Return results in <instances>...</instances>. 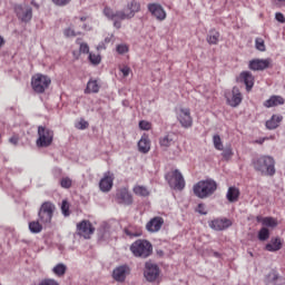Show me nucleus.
Segmentation results:
<instances>
[{
	"mask_svg": "<svg viewBox=\"0 0 285 285\" xmlns=\"http://www.w3.org/2000/svg\"><path fill=\"white\" fill-rule=\"evenodd\" d=\"M132 193L136 194L137 197H150V190L144 185L134 186Z\"/></svg>",
	"mask_w": 285,
	"mask_h": 285,
	"instance_id": "nucleus-29",
	"label": "nucleus"
},
{
	"mask_svg": "<svg viewBox=\"0 0 285 285\" xmlns=\"http://www.w3.org/2000/svg\"><path fill=\"white\" fill-rule=\"evenodd\" d=\"M268 277H269V281H271V282H277V281L279 279V275L276 274V272H271V273L268 274Z\"/></svg>",
	"mask_w": 285,
	"mask_h": 285,
	"instance_id": "nucleus-52",
	"label": "nucleus"
},
{
	"mask_svg": "<svg viewBox=\"0 0 285 285\" xmlns=\"http://www.w3.org/2000/svg\"><path fill=\"white\" fill-rule=\"evenodd\" d=\"M130 274V267L127 265L118 266L112 272V277L116 282H126V277Z\"/></svg>",
	"mask_w": 285,
	"mask_h": 285,
	"instance_id": "nucleus-19",
	"label": "nucleus"
},
{
	"mask_svg": "<svg viewBox=\"0 0 285 285\" xmlns=\"http://www.w3.org/2000/svg\"><path fill=\"white\" fill-rule=\"evenodd\" d=\"M55 210L57 207L50 202H45L40 206L38 212V219L43 226H50L52 224V217H55Z\"/></svg>",
	"mask_w": 285,
	"mask_h": 285,
	"instance_id": "nucleus-6",
	"label": "nucleus"
},
{
	"mask_svg": "<svg viewBox=\"0 0 285 285\" xmlns=\"http://www.w3.org/2000/svg\"><path fill=\"white\" fill-rule=\"evenodd\" d=\"M61 213L63 217H70V204L68 203V200H62Z\"/></svg>",
	"mask_w": 285,
	"mask_h": 285,
	"instance_id": "nucleus-39",
	"label": "nucleus"
},
{
	"mask_svg": "<svg viewBox=\"0 0 285 285\" xmlns=\"http://www.w3.org/2000/svg\"><path fill=\"white\" fill-rule=\"evenodd\" d=\"M166 180L168 181L170 188L174 190H184L186 188V180L184 179V175H181L179 169H175L171 173H168L166 175Z\"/></svg>",
	"mask_w": 285,
	"mask_h": 285,
	"instance_id": "nucleus-8",
	"label": "nucleus"
},
{
	"mask_svg": "<svg viewBox=\"0 0 285 285\" xmlns=\"http://www.w3.org/2000/svg\"><path fill=\"white\" fill-rule=\"evenodd\" d=\"M89 124L88 121H86L85 119H81L77 125L76 128H78V130H86V128H88Z\"/></svg>",
	"mask_w": 285,
	"mask_h": 285,
	"instance_id": "nucleus-47",
	"label": "nucleus"
},
{
	"mask_svg": "<svg viewBox=\"0 0 285 285\" xmlns=\"http://www.w3.org/2000/svg\"><path fill=\"white\" fill-rule=\"evenodd\" d=\"M255 48L256 50H259V52H266V43L262 38L255 39Z\"/></svg>",
	"mask_w": 285,
	"mask_h": 285,
	"instance_id": "nucleus-37",
	"label": "nucleus"
},
{
	"mask_svg": "<svg viewBox=\"0 0 285 285\" xmlns=\"http://www.w3.org/2000/svg\"><path fill=\"white\" fill-rule=\"evenodd\" d=\"M159 266L153 262H147L145 264V278L147 279V282H156L157 277H159Z\"/></svg>",
	"mask_w": 285,
	"mask_h": 285,
	"instance_id": "nucleus-12",
	"label": "nucleus"
},
{
	"mask_svg": "<svg viewBox=\"0 0 285 285\" xmlns=\"http://www.w3.org/2000/svg\"><path fill=\"white\" fill-rule=\"evenodd\" d=\"M31 6H33V8L39 10V3H37L35 0L31 1Z\"/></svg>",
	"mask_w": 285,
	"mask_h": 285,
	"instance_id": "nucleus-55",
	"label": "nucleus"
},
{
	"mask_svg": "<svg viewBox=\"0 0 285 285\" xmlns=\"http://www.w3.org/2000/svg\"><path fill=\"white\" fill-rule=\"evenodd\" d=\"M173 144H175V138L171 134H167L166 136L159 138L160 148H170Z\"/></svg>",
	"mask_w": 285,
	"mask_h": 285,
	"instance_id": "nucleus-30",
	"label": "nucleus"
},
{
	"mask_svg": "<svg viewBox=\"0 0 285 285\" xmlns=\"http://www.w3.org/2000/svg\"><path fill=\"white\" fill-rule=\"evenodd\" d=\"M10 144H13V146H17V144H19V136H12L9 139Z\"/></svg>",
	"mask_w": 285,
	"mask_h": 285,
	"instance_id": "nucleus-54",
	"label": "nucleus"
},
{
	"mask_svg": "<svg viewBox=\"0 0 285 285\" xmlns=\"http://www.w3.org/2000/svg\"><path fill=\"white\" fill-rule=\"evenodd\" d=\"M29 230L33 235H39L43 230V224L40 220H32L29 223Z\"/></svg>",
	"mask_w": 285,
	"mask_h": 285,
	"instance_id": "nucleus-32",
	"label": "nucleus"
},
{
	"mask_svg": "<svg viewBox=\"0 0 285 285\" xmlns=\"http://www.w3.org/2000/svg\"><path fill=\"white\" fill-rule=\"evenodd\" d=\"M77 233L80 237H83V239H90V237L95 235V226H92L90 220H81L77 224Z\"/></svg>",
	"mask_w": 285,
	"mask_h": 285,
	"instance_id": "nucleus-10",
	"label": "nucleus"
},
{
	"mask_svg": "<svg viewBox=\"0 0 285 285\" xmlns=\"http://www.w3.org/2000/svg\"><path fill=\"white\" fill-rule=\"evenodd\" d=\"M213 142L216 150H224V142H222V137H219V135H214Z\"/></svg>",
	"mask_w": 285,
	"mask_h": 285,
	"instance_id": "nucleus-36",
	"label": "nucleus"
},
{
	"mask_svg": "<svg viewBox=\"0 0 285 285\" xmlns=\"http://www.w3.org/2000/svg\"><path fill=\"white\" fill-rule=\"evenodd\" d=\"M79 52L82 55H88V52H90V47L88 46V43H80Z\"/></svg>",
	"mask_w": 285,
	"mask_h": 285,
	"instance_id": "nucleus-43",
	"label": "nucleus"
},
{
	"mask_svg": "<svg viewBox=\"0 0 285 285\" xmlns=\"http://www.w3.org/2000/svg\"><path fill=\"white\" fill-rule=\"evenodd\" d=\"M148 11L150 12L151 16L155 17V19H157V21H166V10L164 9V7L159 3H149L147 6Z\"/></svg>",
	"mask_w": 285,
	"mask_h": 285,
	"instance_id": "nucleus-14",
	"label": "nucleus"
},
{
	"mask_svg": "<svg viewBox=\"0 0 285 285\" xmlns=\"http://www.w3.org/2000/svg\"><path fill=\"white\" fill-rule=\"evenodd\" d=\"M61 188H72V179L70 177H62L60 179Z\"/></svg>",
	"mask_w": 285,
	"mask_h": 285,
	"instance_id": "nucleus-41",
	"label": "nucleus"
},
{
	"mask_svg": "<svg viewBox=\"0 0 285 285\" xmlns=\"http://www.w3.org/2000/svg\"><path fill=\"white\" fill-rule=\"evenodd\" d=\"M66 271H68V266L63 263H59L52 268V273L56 274L57 277H63V275H66Z\"/></svg>",
	"mask_w": 285,
	"mask_h": 285,
	"instance_id": "nucleus-33",
	"label": "nucleus"
},
{
	"mask_svg": "<svg viewBox=\"0 0 285 285\" xmlns=\"http://www.w3.org/2000/svg\"><path fill=\"white\" fill-rule=\"evenodd\" d=\"M56 6H68L71 0H51Z\"/></svg>",
	"mask_w": 285,
	"mask_h": 285,
	"instance_id": "nucleus-50",
	"label": "nucleus"
},
{
	"mask_svg": "<svg viewBox=\"0 0 285 285\" xmlns=\"http://www.w3.org/2000/svg\"><path fill=\"white\" fill-rule=\"evenodd\" d=\"M282 246H284V240L279 237H273L265 246V250H268V253H277V250H282Z\"/></svg>",
	"mask_w": 285,
	"mask_h": 285,
	"instance_id": "nucleus-22",
	"label": "nucleus"
},
{
	"mask_svg": "<svg viewBox=\"0 0 285 285\" xmlns=\"http://www.w3.org/2000/svg\"><path fill=\"white\" fill-rule=\"evenodd\" d=\"M271 237V232L266 227H262L261 230L258 232V239L259 242H266Z\"/></svg>",
	"mask_w": 285,
	"mask_h": 285,
	"instance_id": "nucleus-34",
	"label": "nucleus"
},
{
	"mask_svg": "<svg viewBox=\"0 0 285 285\" xmlns=\"http://www.w3.org/2000/svg\"><path fill=\"white\" fill-rule=\"evenodd\" d=\"M4 43H6V40L3 39V37L0 36V48H1L2 46H4Z\"/></svg>",
	"mask_w": 285,
	"mask_h": 285,
	"instance_id": "nucleus-56",
	"label": "nucleus"
},
{
	"mask_svg": "<svg viewBox=\"0 0 285 285\" xmlns=\"http://www.w3.org/2000/svg\"><path fill=\"white\" fill-rule=\"evenodd\" d=\"M117 204H122L124 206H131L132 204V194L128 191V188H120L116 194Z\"/></svg>",
	"mask_w": 285,
	"mask_h": 285,
	"instance_id": "nucleus-15",
	"label": "nucleus"
},
{
	"mask_svg": "<svg viewBox=\"0 0 285 285\" xmlns=\"http://www.w3.org/2000/svg\"><path fill=\"white\" fill-rule=\"evenodd\" d=\"M194 195L199 199H206L210 195H215L217 190V181L213 179L200 180L193 187Z\"/></svg>",
	"mask_w": 285,
	"mask_h": 285,
	"instance_id": "nucleus-3",
	"label": "nucleus"
},
{
	"mask_svg": "<svg viewBox=\"0 0 285 285\" xmlns=\"http://www.w3.org/2000/svg\"><path fill=\"white\" fill-rule=\"evenodd\" d=\"M277 1H279V3H284L285 4V0H277Z\"/></svg>",
	"mask_w": 285,
	"mask_h": 285,
	"instance_id": "nucleus-60",
	"label": "nucleus"
},
{
	"mask_svg": "<svg viewBox=\"0 0 285 285\" xmlns=\"http://www.w3.org/2000/svg\"><path fill=\"white\" fill-rule=\"evenodd\" d=\"M86 19H88L87 17H81L80 21H86Z\"/></svg>",
	"mask_w": 285,
	"mask_h": 285,
	"instance_id": "nucleus-59",
	"label": "nucleus"
},
{
	"mask_svg": "<svg viewBox=\"0 0 285 285\" xmlns=\"http://www.w3.org/2000/svg\"><path fill=\"white\" fill-rule=\"evenodd\" d=\"M257 222L266 226L267 228H276L277 226V218L274 217H257Z\"/></svg>",
	"mask_w": 285,
	"mask_h": 285,
	"instance_id": "nucleus-28",
	"label": "nucleus"
},
{
	"mask_svg": "<svg viewBox=\"0 0 285 285\" xmlns=\"http://www.w3.org/2000/svg\"><path fill=\"white\" fill-rule=\"evenodd\" d=\"M223 157H224L225 159H230V157H233V149H230V148L225 149V150L223 151Z\"/></svg>",
	"mask_w": 285,
	"mask_h": 285,
	"instance_id": "nucleus-49",
	"label": "nucleus"
},
{
	"mask_svg": "<svg viewBox=\"0 0 285 285\" xmlns=\"http://www.w3.org/2000/svg\"><path fill=\"white\" fill-rule=\"evenodd\" d=\"M176 118L183 128H193V116L190 108L178 107L175 109Z\"/></svg>",
	"mask_w": 285,
	"mask_h": 285,
	"instance_id": "nucleus-9",
	"label": "nucleus"
},
{
	"mask_svg": "<svg viewBox=\"0 0 285 285\" xmlns=\"http://www.w3.org/2000/svg\"><path fill=\"white\" fill-rule=\"evenodd\" d=\"M161 226H164V218L156 216L146 224V230H148V233H159Z\"/></svg>",
	"mask_w": 285,
	"mask_h": 285,
	"instance_id": "nucleus-20",
	"label": "nucleus"
},
{
	"mask_svg": "<svg viewBox=\"0 0 285 285\" xmlns=\"http://www.w3.org/2000/svg\"><path fill=\"white\" fill-rule=\"evenodd\" d=\"M115 176L110 171L106 173L99 181L101 193H110L112 190Z\"/></svg>",
	"mask_w": 285,
	"mask_h": 285,
	"instance_id": "nucleus-17",
	"label": "nucleus"
},
{
	"mask_svg": "<svg viewBox=\"0 0 285 285\" xmlns=\"http://www.w3.org/2000/svg\"><path fill=\"white\" fill-rule=\"evenodd\" d=\"M271 66V59H254L249 61V70H266Z\"/></svg>",
	"mask_w": 285,
	"mask_h": 285,
	"instance_id": "nucleus-21",
	"label": "nucleus"
},
{
	"mask_svg": "<svg viewBox=\"0 0 285 285\" xmlns=\"http://www.w3.org/2000/svg\"><path fill=\"white\" fill-rule=\"evenodd\" d=\"M225 98L228 106H230L232 108H237V106H239V104H242V101L244 100L239 87H234L232 91L226 92Z\"/></svg>",
	"mask_w": 285,
	"mask_h": 285,
	"instance_id": "nucleus-11",
	"label": "nucleus"
},
{
	"mask_svg": "<svg viewBox=\"0 0 285 285\" xmlns=\"http://www.w3.org/2000/svg\"><path fill=\"white\" fill-rule=\"evenodd\" d=\"M139 128H140V130H150V128H153V124H150L149 121H146V120H140Z\"/></svg>",
	"mask_w": 285,
	"mask_h": 285,
	"instance_id": "nucleus-42",
	"label": "nucleus"
},
{
	"mask_svg": "<svg viewBox=\"0 0 285 285\" xmlns=\"http://www.w3.org/2000/svg\"><path fill=\"white\" fill-rule=\"evenodd\" d=\"M38 285H59V283L52 278H46L41 281Z\"/></svg>",
	"mask_w": 285,
	"mask_h": 285,
	"instance_id": "nucleus-48",
	"label": "nucleus"
},
{
	"mask_svg": "<svg viewBox=\"0 0 285 285\" xmlns=\"http://www.w3.org/2000/svg\"><path fill=\"white\" fill-rule=\"evenodd\" d=\"M52 141H55V131L46 126H39L36 146L38 148H49V146H52Z\"/></svg>",
	"mask_w": 285,
	"mask_h": 285,
	"instance_id": "nucleus-5",
	"label": "nucleus"
},
{
	"mask_svg": "<svg viewBox=\"0 0 285 285\" xmlns=\"http://www.w3.org/2000/svg\"><path fill=\"white\" fill-rule=\"evenodd\" d=\"M89 61L92 63V66H99V63H101V55L89 53Z\"/></svg>",
	"mask_w": 285,
	"mask_h": 285,
	"instance_id": "nucleus-38",
	"label": "nucleus"
},
{
	"mask_svg": "<svg viewBox=\"0 0 285 285\" xmlns=\"http://www.w3.org/2000/svg\"><path fill=\"white\" fill-rule=\"evenodd\" d=\"M275 19H276V21H278L279 23H285V17H284V13H282V12H277V13L275 14Z\"/></svg>",
	"mask_w": 285,
	"mask_h": 285,
	"instance_id": "nucleus-51",
	"label": "nucleus"
},
{
	"mask_svg": "<svg viewBox=\"0 0 285 285\" xmlns=\"http://www.w3.org/2000/svg\"><path fill=\"white\" fill-rule=\"evenodd\" d=\"M138 150L142 155H148L150 153V138L148 135H142L140 140L138 141Z\"/></svg>",
	"mask_w": 285,
	"mask_h": 285,
	"instance_id": "nucleus-23",
	"label": "nucleus"
},
{
	"mask_svg": "<svg viewBox=\"0 0 285 285\" xmlns=\"http://www.w3.org/2000/svg\"><path fill=\"white\" fill-rule=\"evenodd\" d=\"M134 257L146 259L153 255V244L146 239H138L130 245Z\"/></svg>",
	"mask_w": 285,
	"mask_h": 285,
	"instance_id": "nucleus-4",
	"label": "nucleus"
},
{
	"mask_svg": "<svg viewBox=\"0 0 285 285\" xmlns=\"http://www.w3.org/2000/svg\"><path fill=\"white\" fill-rule=\"evenodd\" d=\"M137 12H141V3L137 0H131L127 3V12L115 11L110 7H105L104 14L107 19H120L121 21L126 19H132Z\"/></svg>",
	"mask_w": 285,
	"mask_h": 285,
	"instance_id": "nucleus-1",
	"label": "nucleus"
},
{
	"mask_svg": "<svg viewBox=\"0 0 285 285\" xmlns=\"http://www.w3.org/2000/svg\"><path fill=\"white\" fill-rule=\"evenodd\" d=\"M285 100L282 96H272L269 99H267L263 106L265 108H275L277 106H284Z\"/></svg>",
	"mask_w": 285,
	"mask_h": 285,
	"instance_id": "nucleus-25",
	"label": "nucleus"
},
{
	"mask_svg": "<svg viewBox=\"0 0 285 285\" xmlns=\"http://www.w3.org/2000/svg\"><path fill=\"white\" fill-rule=\"evenodd\" d=\"M82 30H90V28L87 24H83Z\"/></svg>",
	"mask_w": 285,
	"mask_h": 285,
	"instance_id": "nucleus-57",
	"label": "nucleus"
},
{
	"mask_svg": "<svg viewBox=\"0 0 285 285\" xmlns=\"http://www.w3.org/2000/svg\"><path fill=\"white\" fill-rule=\"evenodd\" d=\"M239 195H240L239 188L232 186L227 190L226 198L228 202L233 204L235 202H238Z\"/></svg>",
	"mask_w": 285,
	"mask_h": 285,
	"instance_id": "nucleus-27",
	"label": "nucleus"
},
{
	"mask_svg": "<svg viewBox=\"0 0 285 285\" xmlns=\"http://www.w3.org/2000/svg\"><path fill=\"white\" fill-rule=\"evenodd\" d=\"M252 166L261 175H267L268 177L275 175V158L271 156L255 157L252 160Z\"/></svg>",
	"mask_w": 285,
	"mask_h": 285,
	"instance_id": "nucleus-2",
	"label": "nucleus"
},
{
	"mask_svg": "<svg viewBox=\"0 0 285 285\" xmlns=\"http://www.w3.org/2000/svg\"><path fill=\"white\" fill-rule=\"evenodd\" d=\"M284 120L283 116L279 115H273L269 120L265 122L267 130H275L276 128H279V125Z\"/></svg>",
	"mask_w": 285,
	"mask_h": 285,
	"instance_id": "nucleus-24",
	"label": "nucleus"
},
{
	"mask_svg": "<svg viewBox=\"0 0 285 285\" xmlns=\"http://www.w3.org/2000/svg\"><path fill=\"white\" fill-rule=\"evenodd\" d=\"M100 88H101V87L99 86V82H97V80L90 79V80L87 82V87H86V89H85V95L97 94V92H99Z\"/></svg>",
	"mask_w": 285,
	"mask_h": 285,
	"instance_id": "nucleus-26",
	"label": "nucleus"
},
{
	"mask_svg": "<svg viewBox=\"0 0 285 285\" xmlns=\"http://www.w3.org/2000/svg\"><path fill=\"white\" fill-rule=\"evenodd\" d=\"M73 57H76L77 59H79V53H77V51H73Z\"/></svg>",
	"mask_w": 285,
	"mask_h": 285,
	"instance_id": "nucleus-58",
	"label": "nucleus"
},
{
	"mask_svg": "<svg viewBox=\"0 0 285 285\" xmlns=\"http://www.w3.org/2000/svg\"><path fill=\"white\" fill-rule=\"evenodd\" d=\"M52 80L43 73H36L31 77V88L37 95H43L50 88Z\"/></svg>",
	"mask_w": 285,
	"mask_h": 285,
	"instance_id": "nucleus-7",
	"label": "nucleus"
},
{
	"mask_svg": "<svg viewBox=\"0 0 285 285\" xmlns=\"http://www.w3.org/2000/svg\"><path fill=\"white\" fill-rule=\"evenodd\" d=\"M237 81H239V83H244L246 86L247 92H250V90H253V86H255V77L253 76V73H250V71L240 72Z\"/></svg>",
	"mask_w": 285,
	"mask_h": 285,
	"instance_id": "nucleus-18",
	"label": "nucleus"
},
{
	"mask_svg": "<svg viewBox=\"0 0 285 285\" xmlns=\"http://www.w3.org/2000/svg\"><path fill=\"white\" fill-rule=\"evenodd\" d=\"M209 228L213 230H226L233 226V220L228 218H215L208 223Z\"/></svg>",
	"mask_w": 285,
	"mask_h": 285,
	"instance_id": "nucleus-16",
	"label": "nucleus"
},
{
	"mask_svg": "<svg viewBox=\"0 0 285 285\" xmlns=\"http://www.w3.org/2000/svg\"><path fill=\"white\" fill-rule=\"evenodd\" d=\"M196 213H199V215H208V210H206V205L204 204H198L196 208Z\"/></svg>",
	"mask_w": 285,
	"mask_h": 285,
	"instance_id": "nucleus-45",
	"label": "nucleus"
},
{
	"mask_svg": "<svg viewBox=\"0 0 285 285\" xmlns=\"http://www.w3.org/2000/svg\"><path fill=\"white\" fill-rule=\"evenodd\" d=\"M219 31L210 30L207 36V43H209V46H217V43H219Z\"/></svg>",
	"mask_w": 285,
	"mask_h": 285,
	"instance_id": "nucleus-31",
	"label": "nucleus"
},
{
	"mask_svg": "<svg viewBox=\"0 0 285 285\" xmlns=\"http://www.w3.org/2000/svg\"><path fill=\"white\" fill-rule=\"evenodd\" d=\"M119 70L122 73V77H128L132 72V69H130L128 66H122L119 68Z\"/></svg>",
	"mask_w": 285,
	"mask_h": 285,
	"instance_id": "nucleus-44",
	"label": "nucleus"
},
{
	"mask_svg": "<svg viewBox=\"0 0 285 285\" xmlns=\"http://www.w3.org/2000/svg\"><path fill=\"white\" fill-rule=\"evenodd\" d=\"M125 235H128V237H141V229L125 228Z\"/></svg>",
	"mask_w": 285,
	"mask_h": 285,
	"instance_id": "nucleus-35",
	"label": "nucleus"
},
{
	"mask_svg": "<svg viewBox=\"0 0 285 285\" xmlns=\"http://www.w3.org/2000/svg\"><path fill=\"white\" fill-rule=\"evenodd\" d=\"M130 47H128V45L126 43H120L116 46V52H118V55H126V52H129Z\"/></svg>",
	"mask_w": 285,
	"mask_h": 285,
	"instance_id": "nucleus-40",
	"label": "nucleus"
},
{
	"mask_svg": "<svg viewBox=\"0 0 285 285\" xmlns=\"http://www.w3.org/2000/svg\"><path fill=\"white\" fill-rule=\"evenodd\" d=\"M63 35H65V37H67V38H70V37H77V35H79V33H77L76 31H73L72 28H67V29L63 30Z\"/></svg>",
	"mask_w": 285,
	"mask_h": 285,
	"instance_id": "nucleus-46",
	"label": "nucleus"
},
{
	"mask_svg": "<svg viewBox=\"0 0 285 285\" xmlns=\"http://www.w3.org/2000/svg\"><path fill=\"white\" fill-rule=\"evenodd\" d=\"M14 10L18 19H20V21H23V23L32 21V8H30L29 6L18 4L16 6Z\"/></svg>",
	"mask_w": 285,
	"mask_h": 285,
	"instance_id": "nucleus-13",
	"label": "nucleus"
},
{
	"mask_svg": "<svg viewBox=\"0 0 285 285\" xmlns=\"http://www.w3.org/2000/svg\"><path fill=\"white\" fill-rule=\"evenodd\" d=\"M111 21H114V26L117 28V30L121 28V19L115 18V19H111Z\"/></svg>",
	"mask_w": 285,
	"mask_h": 285,
	"instance_id": "nucleus-53",
	"label": "nucleus"
}]
</instances>
